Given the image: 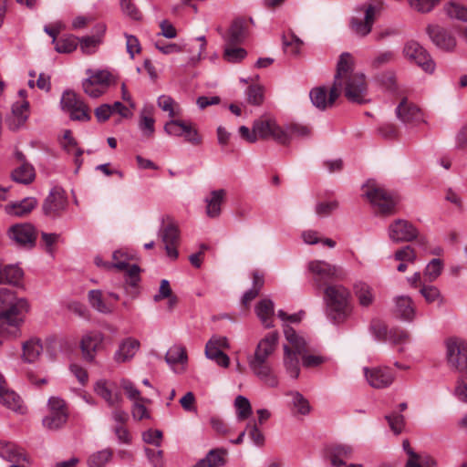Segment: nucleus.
I'll list each match as a JSON object with an SVG mask.
<instances>
[{"instance_id": "obj_30", "label": "nucleus", "mask_w": 467, "mask_h": 467, "mask_svg": "<svg viewBox=\"0 0 467 467\" xmlns=\"http://www.w3.org/2000/svg\"><path fill=\"white\" fill-rule=\"evenodd\" d=\"M0 458L11 463H22L26 461V456L21 449L14 443L0 440Z\"/></svg>"}, {"instance_id": "obj_38", "label": "nucleus", "mask_w": 467, "mask_h": 467, "mask_svg": "<svg viewBox=\"0 0 467 467\" xmlns=\"http://www.w3.org/2000/svg\"><path fill=\"white\" fill-rule=\"evenodd\" d=\"M133 259V255L125 249H119L112 254V263H105L108 270L115 268L123 271L129 266V262Z\"/></svg>"}, {"instance_id": "obj_15", "label": "nucleus", "mask_w": 467, "mask_h": 467, "mask_svg": "<svg viewBox=\"0 0 467 467\" xmlns=\"http://www.w3.org/2000/svg\"><path fill=\"white\" fill-rule=\"evenodd\" d=\"M104 339V334L100 331H88L83 335L80 340V349L86 361L93 362L95 360L97 352Z\"/></svg>"}, {"instance_id": "obj_59", "label": "nucleus", "mask_w": 467, "mask_h": 467, "mask_svg": "<svg viewBox=\"0 0 467 467\" xmlns=\"http://www.w3.org/2000/svg\"><path fill=\"white\" fill-rule=\"evenodd\" d=\"M246 95L249 103L259 106L264 100V88L259 85H252L247 88Z\"/></svg>"}, {"instance_id": "obj_35", "label": "nucleus", "mask_w": 467, "mask_h": 467, "mask_svg": "<svg viewBox=\"0 0 467 467\" xmlns=\"http://www.w3.org/2000/svg\"><path fill=\"white\" fill-rule=\"evenodd\" d=\"M165 361L172 368L175 372H178L174 366L177 364L186 365L188 361V356L186 352V348L181 345H173L171 347L166 355ZM184 368L181 369L179 372L183 371Z\"/></svg>"}, {"instance_id": "obj_8", "label": "nucleus", "mask_w": 467, "mask_h": 467, "mask_svg": "<svg viewBox=\"0 0 467 467\" xmlns=\"http://www.w3.org/2000/svg\"><path fill=\"white\" fill-rule=\"evenodd\" d=\"M159 236L164 243L167 256L171 260L177 259L180 230L173 219L169 216L162 218V226L159 230Z\"/></svg>"}, {"instance_id": "obj_16", "label": "nucleus", "mask_w": 467, "mask_h": 467, "mask_svg": "<svg viewBox=\"0 0 467 467\" xmlns=\"http://www.w3.org/2000/svg\"><path fill=\"white\" fill-rule=\"evenodd\" d=\"M67 200L65 192L59 188H53L43 203L44 213L50 217L58 216L66 210Z\"/></svg>"}, {"instance_id": "obj_48", "label": "nucleus", "mask_w": 467, "mask_h": 467, "mask_svg": "<svg viewBox=\"0 0 467 467\" xmlns=\"http://www.w3.org/2000/svg\"><path fill=\"white\" fill-rule=\"evenodd\" d=\"M292 397V404L296 413L306 415L310 411V405L308 400L298 391H292L289 393Z\"/></svg>"}, {"instance_id": "obj_14", "label": "nucleus", "mask_w": 467, "mask_h": 467, "mask_svg": "<svg viewBox=\"0 0 467 467\" xmlns=\"http://www.w3.org/2000/svg\"><path fill=\"white\" fill-rule=\"evenodd\" d=\"M396 115L401 122L410 126H417L425 121L420 109L406 98H403L396 108Z\"/></svg>"}, {"instance_id": "obj_28", "label": "nucleus", "mask_w": 467, "mask_h": 467, "mask_svg": "<svg viewBox=\"0 0 467 467\" xmlns=\"http://www.w3.org/2000/svg\"><path fill=\"white\" fill-rule=\"evenodd\" d=\"M37 201L34 197H26L19 202H14L5 206V213L12 216H25L36 206Z\"/></svg>"}, {"instance_id": "obj_52", "label": "nucleus", "mask_w": 467, "mask_h": 467, "mask_svg": "<svg viewBox=\"0 0 467 467\" xmlns=\"http://www.w3.org/2000/svg\"><path fill=\"white\" fill-rule=\"evenodd\" d=\"M232 45L228 43L224 49L223 57L228 62L237 63L246 57L247 52L242 47H232Z\"/></svg>"}, {"instance_id": "obj_23", "label": "nucleus", "mask_w": 467, "mask_h": 467, "mask_svg": "<svg viewBox=\"0 0 467 467\" xmlns=\"http://www.w3.org/2000/svg\"><path fill=\"white\" fill-rule=\"evenodd\" d=\"M325 305L352 304L351 295L342 285H329L324 289Z\"/></svg>"}, {"instance_id": "obj_47", "label": "nucleus", "mask_w": 467, "mask_h": 467, "mask_svg": "<svg viewBox=\"0 0 467 467\" xmlns=\"http://www.w3.org/2000/svg\"><path fill=\"white\" fill-rule=\"evenodd\" d=\"M302 40L294 33L285 34L283 36V45L285 51L292 55H297L302 46Z\"/></svg>"}, {"instance_id": "obj_44", "label": "nucleus", "mask_w": 467, "mask_h": 467, "mask_svg": "<svg viewBox=\"0 0 467 467\" xmlns=\"http://www.w3.org/2000/svg\"><path fill=\"white\" fill-rule=\"evenodd\" d=\"M102 44V39L94 36H84L78 38V45L84 54L91 55L94 54L99 47Z\"/></svg>"}, {"instance_id": "obj_50", "label": "nucleus", "mask_w": 467, "mask_h": 467, "mask_svg": "<svg viewBox=\"0 0 467 467\" xmlns=\"http://www.w3.org/2000/svg\"><path fill=\"white\" fill-rule=\"evenodd\" d=\"M302 239L306 244H316L321 242L324 245H327L330 248L335 247L336 242L329 238L321 239L318 236V234L313 230H306L302 233Z\"/></svg>"}, {"instance_id": "obj_5", "label": "nucleus", "mask_w": 467, "mask_h": 467, "mask_svg": "<svg viewBox=\"0 0 467 467\" xmlns=\"http://www.w3.org/2000/svg\"><path fill=\"white\" fill-rule=\"evenodd\" d=\"M254 131L259 139L272 140L279 144L287 145L294 138H306L311 133L308 127L300 124L281 125L271 116H262L254 120Z\"/></svg>"}, {"instance_id": "obj_26", "label": "nucleus", "mask_w": 467, "mask_h": 467, "mask_svg": "<svg viewBox=\"0 0 467 467\" xmlns=\"http://www.w3.org/2000/svg\"><path fill=\"white\" fill-rule=\"evenodd\" d=\"M28 101L21 100L14 103L12 107V114L7 119L9 129L16 130L21 128L28 118Z\"/></svg>"}, {"instance_id": "obj_27", "label": "nucleus", "mask_w": 467, "mask_h": 467, "mask_svg": "<svg viewBox=\"0 0 467 467\" xmlns=\"http://www.w3.org/2000/svg\"><path fill=\"white\" fill-rule=\"evenodd\" d=\"M0 403L16 413L25 414L26 412V407L25 406L21 397L7 388H5L0 392Z\"/></svg>"}, {"instance_id": "obj_21", "label": "nucleus", "mask_w": 467, "mask_h": 467, "mask_svg": "<svg viewBox=\"0 0 467 467\" xmlns=\"http://www.w3.org/2000/svg\"><path fill=\"white\" fill-rule=\"evenodd\" d=\"M140 343L132 337L122 339L113 355V359L117 363H126L130 361L139 351Z\"/></svg>"}, {"instance_id": "obj_12", "label": "nucleus", "mask_w": 467, "mask_h": 467, "mask_svg": "<svg viewBox=\"0 0 467 467\" xmlns=\"http://www.w3.org/2000/svg\"><path fill=\"white\" fill-rule=\"evenodd\" d=\"M403 55L409 60L415 62L424 71L431 73L435 64L426 49L414 40L408 41L403 48Z\"/></svg>"}, {"instance_id": "obj_24", "label": "nucleus", "mask_w": 467, "mask_h": 467, "mask_svg": "<svg viewBox=\"0 0 467 467\" xmlns=\"http://www.w3.org/2000/svg\"><path fill=\"white\" fill-rule=\"evenodd\" d=\"M9 237L20 245H33L36 241V230L30 223H20L12 226Z\"/></svg>"}, {"instance_id": "obj_17", "label": "nucleus", "mask_w": 467, "mask_h": 467, "mask_svg": "<svg viewBox=\"0 0 467 467\" xmlns=\"http://www.w3.org/2000/svg\"><path fill=\"white\" fill-rule=\"evenodd\" d=\"M364 374L368 384L375 389L388 388L394 381V374L388 367L364 368Z\"/></svg>"}, {"instance_id": "obj_32", "label": "nucleus", "mask_w": 467, "mask_h": 467, "mask_svg": "<svg viewBox=\"0 0 467 467\" xmlns=\"http://www.w3.org/2000/svg\"><path fill=\"white\" fill-rule=\"evenodd\" d=\"M354 295L362 307L370 306L375 300L373 288L367 283L359 281L354 285Z\"/></svg>"}, {"instance_id": "obj_4", "label": "nucleus", "mask_w": 467, "mask_h": 467, "mask_svg": "<svg viewBox=\"0 0 467 467\" xmlns=\"http://www.w3.org/2000/svg\"><path fill=\"white\" fill-rule=\"evenodd\" d=\"M279 335L276 331L267 333L256 345L254 354L248 356L247 361L252 372L265 385L275 388L278 379L267 361L278 345Z\"/></svg>"}, {"instance_id": "obj_1", "label": "nucleus", "mask_w": 467, "mask_h": 467, "mask_svg": "<svg viewBox=\"0 0 467 467\" xmlns=\"http://www.w3.org/2000/svg\"><path fill=\"white\" fill-rule=\"evenodd\" d=\"M354 65L353 56L348 52L342 53L337 64L334 82L339 89V95L343 91L348 101L365 104L370 101L366 76L361 72H355Z\"/></svg>"}, {"instance_id": "obj_37", "label": "nucleus", "mask_w": 467, "mask_h": 467, "mask_svg": "<svg viewBox=\"0 0 467 467\" xmlns=\"http://www.w3.org/2000/svg\"><path fill=\"white\" fill-rule=\"evenodd\" d=\"M60 145L69 154H73L75 156V163L78 166H80L81 160L80 156L82 155V150L78 147V143L74 137L72 136V132L69 130H65L63 132V137L60 140Z\"/></svg>"}, {"instance_id": "obj_40", "label": "nucleus", "mask_w": 467, "mask_h": 467, "mask_svg": "<svg viewBox=\"0 0 467 467\" xmlns=\"http://www.w3.org/2000/svg\"><path fill=\"white\" fill-rule=\"evenodd\" d=\"M153 108L152 106L145 107L140 114V129L144 135L150 137L154 133V123L155 120L152 118Z\"/></svg>"}, {"instance_id": "obj_3", "label": "nucleus", "mask_w": 467, "mask_h": 467, "mask_svg": "<svg viewBox=\"0 0 467 467\" xmlns=\"http://www.w3.org/2000/svg\"><path fill=\"white\" fill-rule=\"evenodd\" d=\"M284 334L288 344L284 345V366L293 379L300 374L299 358L305 368H316L326 362L327 358L320 355L309 354L306 341L293 327L285 325Z\"/></svg>"}, {"instance_id": "obj_6", "label": "nucleus", "mask_w": 467, "mask_h": 467, "mask_svg": "<svg viewBox=\"0 0 467 467\" xmlns=\"http://www.w3.org/2000/svg\"><path fill=\"white\" fill-rule=\"evenodd\" d=\"M47 413L42 419V425L48 431H57L67 421L68 410L64 400L59 397H50L47 404Z\"/></svg>"}, {"instance_id": "obj_42", "label": "nucleus", "mask_w": 467, "mask_h": 467, "mask_svg": "<svg viewBox=\"0 0 467 467\" xmlns=\"http://www.w3.org/2000/svg\"><path fill=\"white\" fill-rule=\"evenodd\" d=\"M234 407L236 418L239 421L248 419L252 415L251 403L245 397L239 395L235 398Z\"/></svg>"}, {"instance_id": "obj_45", "label": "nucleus", "mask_w": 467, "mask_h": 467, "mask_svg": "<svg viewBox=\"0 0 467 467\" xmlns=\"http://www.w3.org/2000/svg\"><path fill=\"white\" fill-rule=\"evenodd\" d=\"M226 451L223 449H213L211 450L203 461L205 462L207 467H222L225 463Z\"/></svg>"}, {"instance_id": "obj_7", "label": "nucleus", "mask_w": 467, "mask_h": 467, "mask_svg": "<svg viewBox=\"0 0 467 467\" xmlns=\"http://www.w3.org/2000/svg\"><path fill=\"white\" fill-rule=\"evenodd\" d=\"M307 270L317 288H322L327 282L340 278L342 275V269L339 266L321 260L310 261L307 264Z\"/></svg>"}, {"instance_id": "obj_19", "label": "nucleus", "mask_w": 467, "mask_h": 467, "mask_svg": "<svg viewBox=\"0 0 467 467\" xmlns=\"http://www.w3.org/2000/svg\"><path fill=\"white\" fill-rule=\"evenodd\" d=\"M94 391L101 397L110 407H116L122 401L119 391L113 381L107 379H99L94 386Z\"/></svg>"}, {"instance_id": "obj_62", "label": "nucleus", "mask_w": 467, "mask_h": 467, "mask_svg": "<svg viewBox=\"0 0 467 467\" xmlns=\"http://www.w3.org/2000/svg\"><path fill=\"white\" fill-rule=\"evenodd\" d=\"M351 29L352 31L359 36H365L368 35L371 30L372 26L368 22H367L365 19L364 21L358 19V18H352L350 22Z\"/></svg>"}, {"instance_id": "obj_34", "label": "nucleus", "mask_w": 467, "mask_h": 467, "mask_svg": "<svg viewBox=\"0 0 467 467\" xmlns=\"http://www.w3.org/2000/svg\"><path fill=\"white\" fill-rule=\"evenodd\" d=\"M24 361L33 363L38 359L42 351L43 345L41 340L36 337H32L22 345Z\"/></svg>"}, {"instance_id": "obj_64", "label": "nucleus", "mask_w": 467, "mask_h": 467, "mask_svg": "<svg viewBox=\"0 0 467 467\" xmlns=\"http://www.w3.org/2000/svg\"><path fill=\"white\" fill-rule=\"evenodd\" d=\"M430 463H434V461L431 458L426 456L423 459L413 451H410L409 460L407 461L405 467H422L421 464L429 465Z\"/></svg>"}, {"instance_id": "obj_22", "label": "nucleus", "mask_w": 467, "mask_h": 467, "mask_svg": "<svg viewBox=\"0 0 467 467\" xmlns=\"http://www.w3.org/2000/svg\"><path fill=\"white\" fill-rule=\"evenodd\" d=\"M427 33L434 45L441 50L452 51L456 47L455 37L445 29L437 26H429Z\"/></svg>"}, {"instance_id": "obj_41", "label": "nucleus", "mask_w": 467, "mask_h": 467, "mask_svg": "<svg viewBox=\"0 0 467 467\" xmlns=\"http://www.w3.org/2000/svg\"><path fill=\"white\" fill-rule=\"evenodd\" d=\"M157 104L163 111L168 112L169 117L171 119L181 114L179 104L170 96H160L157 99Z\"/></svg>"}, {"instance_id": "obj_18", "label": "nucleus", "mask_w": 467, "mask_h": 467, "mask_svg": "<svg viewBox=\"0 0 467 467\" xmlns=\"http://www.w3.org/2000/svg\"><path fill=\"white\" fill-rule=\"evenodd\" d=\"M309 96L315 107L319 109H326L333 106L336 99L339 97V89L337 88L334 82L329 92L326 87H317L311 89Z\"/></svg>"}, {"instance_id": "obj_46", "label": "nucleus", "mask_w": 467, "mask_h": 467, "mask_svg": "<svg viewBox=\"0 0 467 467\" xmlns=\"http://www.w3.org/2000/svg\"><path fill=\"white\" fill-rule=\"evenodd\" d=\"M245 36L244 23L242 20H235L232 24L228 33L229 44H237Z\"/></svg>"}, {"instance_id": "obj_53", "label": "nucleus", "mask_w": 467, "mask_h": 467, "mask_svg": "<svg viewBox=\"0 0 467 467\" xmlns=\"http://www.w3.org/2000/svg\"><path fill=\"white\" fill-rule=\"evenodd\" d=\"M84 92L90 98L97 99L103 95L106 90L99 86L89 76L82 82Z\"/></svg>"}, {"instance_id": "obj_55", "label": "nucleus", "mask_w": 467, "mask_h": 467, "mask_svg": "<svg viewBox=\"0 0 467 467\" xmlns=\"http://www.w3.org/2000/svg\"><path fill=\"white\" fill-rule=\"evenodd\" d=\"M120 388L124 390L127 397L133 401L142 400L140 391L136 388L134 383L129 379H121L119 381Z\"/></svg>"}, {"instance_id": "obj_43", "label": "nucleus", "mask_w": 467, "mask_h": 467, "mask_svg": "<svg viewBox=\"0 0 467 467\" xmlns=\"http://www.w3.org/2000/svg\"><path fill=\"white\" fill-rule=\"evenodd\" d=\"M86 74L106 91L112 81V75L108 70L87 69Z\"/></svg>"}, {"instance_id": "obj_49", "label": "nucleus", "mask_w": 467, "mask_h": 467, "mask_svg": "<svg viewBox=\"0 0 467 467\" xmlns=\"http://www.w3.org/2000/svg\"><path fill=\"white\" fill-rule=\"evenodd\" d=\"M112 451L110 450H102L91 454L88 460V467H104L111 459Z\"/></svg>"}, {"instance_id": "obj_57", "label": "nucleus", "mask_w": 467, "mask_h": 467, "mask_svg": "<svg viewBox=\"0 0 467 467\" xmlns=\"http://www.w3.org/2000/svg\"><path fill=\"white\" fill-rule=\"evenodd\" d=\"M441 0H409L410 6L420 13H429Z\"/></svg>"}, {"instance_id": "obj_56", "label": "nucleus", "mask_w": 467, "mask_h": 467, "mask_svg": "<svg viewBox=\"0 0 467 467\" xmlns=\"http://www.w3.org/2000/svg\"><path fill=\"white\" fill-rule=\"evenodd\" d=\"M182 137L184 138L185 141L193 146H199L202 142V135L191 122H187L186 129L184 130Z\"/></svg>"}, {"instance_id": "obj_58", "label": "nucleus", "mask_w": 467, "mask_h": 467, "mask_svg": "<svg viewBox=\"0 0 467 467\" xmlns=\"http://www.w3.org/2000/svg\"><path fill=\"white\" fill-rule=\"evenodd\" d=\"M443 268V264L440 259H432L424 270V275L429 281H434L441 274Z\"/></svg>"}, {"instance_id": "obj_54", "label": "nucleus", "mask_w": 467, "mask_h": 467, "mask_svg": "<svg viewBox=\"0 0 467 467\" xmlns=\"http://www.w3.org/2000/svg\"><path fill=\"white\" fill-rule=\"evenodd\" d=\"M186 121L171 119L165 123L164 130L168 135L182 137L184 130L186 129Z\"/></svg>"}, {"instance_id": "obj_9", "label": "nucleus", "mask_w": 467, "mask_h": 467, "mask_svg": "<svg viewBox=\"0 0 467 467\" xmlns=\"http://www.w3.org/2000/svg\"><path fill=\"white\" fill-rule=\"evenodd\" d=\"M446 357L449 366L461 376H467V344L450 339L446 343Z\"/></svg>"}, {"instance_id": "obj_29", "label": "nucleus", "mask_w": 467, "mask_h": 467, "mask_svg": "<svg viewBox=\"0 0 467 467\" xmlns=\"http://www.w3.org/2000/svg\"><path fill=\"white\" fill-rule=\"evenodd\" d=\"M255 313L265 328L274 327L275 305L272 300L268 298L261 299L255 306Z\"/></svg>"}, {"instance_id": "obj_25", "label": "nucleus", "mask_w": 467, "mask_h": 467, "mask_svg": "<svg viewBox=\"0 0 467 467\" xmlns=\"http://www.w3.org/2000/svg\"><path fill=\"white\" fill-rule=\"evenodd\" d=\"M327 318L335 325H341L348 321L353 312L352 304L325 305Z\"/></svg>"}, {"instance_id": "obj_20", "label": "nucleus", "mask_w": 467, "mask_h": 467, "mask_svg": "<svg viewBox=\"0 0 467 467\" xmlns=\"http://www.w3.org/2000/svg\"><path fill=\"white\" fill-rule=\"evenodd\" d=\"M394 308L393 314L394 316L406 322H412L416 317V306L409 296H398L393 298Z\"/></svg>"}, {"instance_id": "obj_31", "label": "nucleus", "mask_w": 467, "mask_h": 467, "mask_svg": "<svg viewBox=\"0 0 467 467\" xmlns=\"http://www.w3.org/2000/svg\"><path fill=\"white\" fill-rule=\"evenodd\" d=\"M226 192L223 189L211 192L204 200L206 203V214L210 218H216L221 213V206L223 202Z\"/></svg>"}, {"instance_id": "obj_13", "label": "nucleus", "mask_w": 467, "mask_h": 467, "mask_svg": "<svg viewBox=\"0 0 467 467\" xmlns=\"http://www.w3.org/2000/svg\"><path fill=\"white\" fill-rule=\"evenodd\" d=\"M388 235L394 243H405L417 239L419 231L410 222L397 219L389 225Z\"/></svg>"}, {"instance_id": "obj_33", "label": "nucleus", "mask_w": 467, "mask_h": 467, "mask_svg": "<svg viewBox=\"0 0 467 467\" xmlns=\"http://www.w3.org/2000/svg\"><path fill=\"white\" fill-rule=\"evenodd\" d=\"M23 270L16 265H4L0 263V284L16 285L23 277Z\"/></svg>"}, {"instance_id": "obj_60", "label": "nucleus", "mask_w": 467, "mask_h": 467, "mask_svg": "<svg viewBox=\"0 0 467 467\" xmlns=\"http://www.w3.org/2000/svg\"><path fill=\"white\" fill-rule=\"evenodd\" d=\"M212 343L209 345L208 349H205V355L209 359L217 363V365L227 368L230 364L229 357L223 351L213 350L211 348Z\"/></svg>"}, {"instance_id": "obj_11", "label": "nucleus", "mask_w": 467, "mask_h": 467, "mask_svg": "<svg viewBox=\"0 0 467 467\" xmlns=\"http://www.w3.org/2000/svg\"><path fill=\"white\" fill-rule=\"evenodd\" d=\"M365 195L377 212L383 215L392 214L397 203L396 199L387 191L379 187H371L365 192Z\"/></svg>"}, {"instance_id": "obj_51", "label": "nucleus", "mask_w": 467, "mask_h": 467, "mask_svg": "<svg viewBox=\"0 0 467 467\" xmlns=\"http://www.w3.org/2000/svg\"><path fill=\"white\" fill-rule=\"evenodd\" d=\"M78 47V37L68 36L58 39L55 44V49L58 53H71Z\"/></svg>"}, {"instance_id": "obj_39", "label": "nucleus", "mask_w": 467, "mask_h": 467, "mask_svg": "<svg viewBox=\"0 0 467 467\" xmlns=\"http://www.w3.org/2000/svg\"><path fill=\"white\" fill-rule=\"evenodd\" d=\"M88 297L90 306L99 313H111L112 306L103 300L102 292L100 290H90Z\"/></svg>"}, {"instance_id": "obj_10", "label": "nucleus", "mask_w": 467, "mask_h": 467, "mask_svg": "<svg viewBox=\"0 0 467 467\" xmlns=\"http://www.w3.org/2000/svg\"><path fill=\"white\" fill-rule=\"evenodd\" d=\"M62 109L67 111L74 120L88 121L90 114L85 102L73 91L67 90L61 98Z\"/></svg>"}, {"instance_id": "obj_36", "label": "nucleus", "mask_w": 467, "mask_h": 467, "mask_svg": "<svg viewBox=\"0 0 467 467\" xmlns=\"http://www.w3.org/2000/svg\"><path fill=\"white\" fill-rule=\"evenodd\" d=\"M35 177V169L30 163L18 164L11 172L12 180L22 184L31 183Z\"/></svg>"}, {"instance_id": "obj_63", "label": "nucleus", "mask_w": 467, "mask_h": 467, "mask_svg": "<svg viewBox=\"0 0 467 467\" xmlns=\"http://www.w3.org/2000/svg\"><path fill=\"white\" fill-rule=\"evenodd\" d=\"M385 419L388 420L389 428L395 434H400L404 428V417L401 414L393 412L386 415Z\"/></svg>"}, {"instance_id": "obj_2", "label": "nucleus", "mask_w": 467, "mask_h": 467, "mask_svg": "<svg viewBox=\"0 0 467 467\" xmlns=\"http://www.w3.org/2000/svg\"><path fill=\"white\" fill-rule=\"evenodd\" d=\"M30 305L25 297H19L7 288H0V337L17 338L26 322Z\"/></svg>"}, {"instance_id": "obj_61", "label": "nucleus", "mask_w": 467, "mask_h": 467, "mask_svg": "<svg viewBox=\"0 0 467 467\" xmlns=\"http://www.w3.org/2000/svg\"><path fill=\"white\" fill-rule=\"evenodd\" d=\"M416 258L417 255L415 250L410 245H406L397 250L394 254V259L396 261L410 262V264H413L416 261Z\"/></svg>"}]
</instances>
